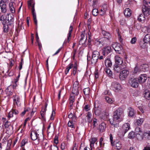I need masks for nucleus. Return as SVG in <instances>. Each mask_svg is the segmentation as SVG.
Returning <instances> with one entry per match:
<instances>
[{"label":"nucleus","instance_id":"f257e3e1","mask_svg":"<svg viewBox=\"0 0 150 150\" xmlns=\"http://www.w3.org/2000/svg\"><path fill=\"white\" fill-rule=\"evenodd\" d=\"M123 111L122 108H118L114 112L113 118L115 120H117L118 121H121L122 120V115L123 114Z\"/></svg>","mask_w":150,"mask_h":150},{"label":"nucleus","instance_id":"f03ea898","mask_svg":"<svg viewBox=\"0 0 150 150\" xmlns=\"http://www.w3.org/2000/svg\"><path fill=\"white\" fill-rule=\"evenodd\" d=\"M111 88L115 91H118L122 88L121 84L117 81L112 82L111 85Z\"/></svg>","mask_w":150,"mask_h":150},{"label":"nucleus","instance_id":"7ed1b4c3","mask_svg":"<svg viewBox=\"0 0 150 150\" xmlns=\"http://www.w3.org/2000/svg\"><path fill=\"white\" fill-rule=\"evenodd\" d=\"M138 80L134 78H130L129 81V83L131 86L135 88L138 87L139 85V83Z\"/></svg>","mask_w":150,"mask_h":150},{"label":"nucleus","instance_id":"20e7f679","mask_svg":"<svg viewBox=\"0 0 150 150\" xmlns=\"http://www.w3.org/2000/svg\"><path fill=\"white\" fill-rule=\"evenodd\" d=\"M81 37V38L79 42V45L85 46L86 45L85 43L87 39V36L85 35V32L83 31L82 32Z\"/></svg>","mask_w":150,"mask_h":150},{"label":"nucleus","instance_id":"39448f33","mask_svg":"<svg viewBox=\"0 0 150 150\" xmlns=\"http://www.w3.org/2000/svg\"><path fill=\"white\" fill-rule=\"evenodd\" d=\"M99 56V52L96 51H93L91 59V62L92 64H95L97 62Z\"/></svg>","mask_w":150,"mask_h":150},{"label":"nucleus","instance_id":"423d86ee","mask_svg":"<svg viewBox=\"0 0 150 150\" xmlns=\"http://www.w3.org/2000/svg\"><path fill=\"white\" fill-rule=\"evenodd\" d=\"M112 47L116 52L119 54H120L122 52L121 46L119 43H114L112 44Z\"/></svg>","mask_w":150,"mask_h":150},{"label":"nucleus","instance_id":"0eeeda50","mask_svg":"<svg viewBox=\"0 0 150 150\" xmlns=\"http://www.w3.org/2000/svg\"><path fill=\"white\" fill-rule=\"evenodd\" d=\"M129 74V71L127 69H124L120 72L119 77L121 80H124L127 77Z\"/></svg>","mask_w":150,"mask_h":150},{"label":"nucleus","instance_id":"6e6552de","mask_svg":"<svg viewBox=\"0 0 150 150\" xmlns=\"http://www.w3.org/2000/svg\"><path fill=\"white\" fill-rule=\"evenodd\" d=\"M79 83L78 81H76L74 83L73 91H74V93L76 96H77L79 93Z\"/></svg>","mask_w":150,"mask_h":150},{"label":"nucleus","instance_id":"1a4fd4ad","mask_svg":"<svg viewBox=\"0 0 150 150\" xmlns=\"http://www.w3.org/2000/svg\"><path fill=\"white\" fill-rule=\"evenodd\" d=\"M142 12L145 16H148L150 14V7L143 5L142 7Z\"/></svg>","mask_w":150,"mask_h":150},{"label":"nucleus","instance_id":"9d476101","mask_svg":"<svg viewBox=\"0 0 150 150\" xmlns=\"http://www.w3.org/2000/svg\"><path fill=\"white\" fill-rule=\"evenodd\" d=\"M147 75L145 74H141L138 78V81L140 84L144 83L147 79Z\"/></svg>","mask_w":150,"mask_h":150},{"label":"nucleus","instance_id":"9b49d317","mask_svg":"<svg viewBox=\"0 0 150 150\" xmlns=\"http://www.w3.org/2000/svg\"><path fill=\"white\" fill-rule=\"evenodd\" d=\"M3 32L7 33L8 31H11L13 28V26L11 25L8 24H3Z\"/></svg>","mask_w":150,"mask_h":150},{"label":"nucleus","instance_id":"f8f14e48","mask_svg":"<svg viewBox=\"0 0 150 150\" xmlns=\"http://www.w3.org/2000/svg\"><path fill=\"white\" fill-rule=\"evenodd\" d=\"M14 15L12 14H8L7 21L9 24L14 27Z\"/></svg>","mask_w":150,"mask_h":150},{"label":"nucleus","instance_id":"ddd939ff","mask_svg":"<svg viewBox=\"0 0 150 150\" xmlns=\"http://www.w3.org/2000/svg\"><path fill=\"white\" fill-rule=\"evenodd\" d=\"M130 128L129 124L128 123H125L122 126V134L124 136L125 134L127 132Z\"/></svg>","mask_w":150,"mask_h":150},{"label":"nucleus","instance_id":"4468645a","mask_svg":"<svg viewBox=\"0 0 150 150\" xmlns=\"http://www.w3.org/2000/svg\"><path fill=\"white\" fill-rule=\"evenodd\" d=\"M38 135V134L36 131H31L30 135L31 139L33 140H35L37 139L39 140V139L38 138L39 137Z\"/></svg>","mask_w":150,"mask_h":150},{"label":"nucleus","instance_id":"2eb2a0df","mask_svg":"<svg viewBox=\"0 0 150 150\" xmlns=\"http://www.w3.org/2000/svg\"><path fill=\"white\" fill-rule=\"evenodd\" d=\"M121 121H118L117 120H115L113 118V119H110L109 120V122L110 124L114 127H119V122Z\"/></svg>","mask_w":150,"mask_h":150},{"label":"nucleus","instance_id":"dca6fc26","mask_svg":"<svg viewBox=\"0 0 150 150\" xmlns=\"http://www.w3.org/2000/svg\"><path fill=\"white\" fill-rule=\"evenodd\" d=\"M104 52L103 53V54L104 56L107 55L108 54L110 53L111 50V48L110 46H108L103 48V49Z\"/></svg>","mask_w":150,"mask_h":150},{"label":"nucleus","instance_id":"f3484780","mask_svg":"<svg viewBox=\"0 0 150 150\" xmlns=\"http://www.w3.org/2000/svg\"><path fill=\"white\" fill-rule=\"evenodd\" d=\"M128 110H129V113L128 114L129 117H134L136 113L134 109L131 107H129L128 108Z\"/></svg>","mask_w":150,"mask_h":150},{"label":"nucleus","instance_id":"a211bd4d","mask_svg":"<svg viewBox=\"0 0 150 150\" xmlns=\"http://www.w3.org/2000/svg\"><path fill=\"white\" fill-rule=\"evenodd\" d=\"M13 85L8 86L5 90V92L7 95L9 96H11L13 94V93L11 91V89L13 87Z\"/></svg>","mask_w":150,"mask_h":150},{"label":"nucleus","instance_id":"6ab92c4d","mask_svg":"<svg viewBox=\"0 0 150 150\" xmlns=\"http://www.w3.org/2000/svg\"><path fill=\"white\" fill-rule=\"evenodd\" d=\"M15 4L13 2H11L9 4V9L11 12L12 13H14L15 12V9L14 8V6Z\"/></svg>","mask_w":150,"mask_h":150},{"label":"nucleus","instance_id":"aec40b11","mask_svg":"<svg viewBox=\"0 0 150 150\" xmlns=\"http://www.w3.org/2000/svg\"><path fill=\"white\" fill-rule=\"evenodd\" d=\"M102 33L103 35L105 36L104 38H105V40L107 39L108 40H109L110 38H111V36L110 33L107 32L106 31L103 30L102 31Z\"/></svg>","mask_w":150,"mask_h":150},{"label":"nucleus","instance_id":"412c9836","mask_svg":"<svg viewBox=\"0 0 150 150\" xmlns=\"http://www.w3.org/2000/svg\"><path fill=\"white\" fill-rule=\"evenodd\" d=\"M144 96L146 99L150 100V91L148 90H146L144 91Z\"/></svg>","mask_w":150,"mask_h":150},{"label":"nucleus","instance_id":"4be33fe9","mask_svg":"<svg viewBox=\"0 0 150 150\" xmlns=\"http://www.w3.org/2000/svg\"><path fill=\"white\" fill-rule=\"evenodd\" d=\"M131 10L129 8H126L124 11V14L126 17H129L131 15Z\"/></svg>","mask_w":150,"mask_h":150},{"label":"nucleus","instance_id":"5701e85b","mask_svg":"<svg viewBox=\"0 0 150 150\" xmlns=\"http://www.w3.org/2000/svg\"><path fill=\"white\" fill-rule=\"evenodd\" d=\"M0 6L1 12L5 13L7 11V7L6 4H0Z\"/></svg>","mask_w":150,"mask_h":150},{"label":"nucleus","instance_id":"b1692460","mask_svg":"<svg viewBox=\"0 0 150 150\" xmlns=\"http://www.w3.org/2000/svg\"><path fill=\"white\" fill-rule=\"evenodd\" d=\"M143 41L145 43L149 42L150 44V34H146L144 38Z\"/></svg>","mask_w":150,"mask_h":150},{"label":"nucleus","instance_id":"393cba45","mask_svg":"<svg viewBox=\"0 0 150 150\" xmlns=\"http://www.w3.org/2000/svg\"><path fill=\"white\" fill-rule=\"evenodd\" d=\"M113 69L117 73H120L121 71V67L115 64L113 67Z\"/></svg>","mask_w":150,"mask_h":150},{"label":"nucleus","instance_id":"a878e982","mask_svg":"<svg viewBox=\"0 0 150 150\" xmlns=\"http://www.w3.org/2000/svg\"><path fill=\"white\" fill-rule=\"evenodd\" d=\"M105 64L107 67H110L112 65V63L110 59H106L105 61Z\"/></svg>","mask_w":150,"mask_h":150},{"label":"nucleus","instance_id":"bb28decb","mask_svg":"<svg viewBox=\"0 0 150 150\" xmlns=\"http://www.w3.org/2000/svg\"><path fill=\"white\" fill-rule=\"evenodd\" d=\"M115 63L117 65H121L122 63V59L119 57H115Z\"/></svg>","mask_w":150,"mask_h":150},{"label":"nucleus","instance_id":"cd10ccee","mask_svg":"<svg viewBox=\"0 0 150 150\" xmlns=\"http://www.w3.org/2000/svg\"><path fill=\"white\" fill-rule=\"evenodd\" d=\"M144 16H145V15H144L143 14L139 15L138 18V21L140 22H144L146 19Z\"/></svg>","mask_w":150,"mask_h":150},{"label":"nucleus","instance_id":"c85d7f7f","mask_svg":"<svg viewBox=\"0 0 150 150\" xmlns=\"http://www.w3.org/2000/svg\"><path fill=\"white\" fill-rule=\"evenodd\" d=\"M104 71L109 76H112V72L109 69L107 68H105V69Z\"/></svg>","mask_w":150,"mask_h":150},{"label":"nucleus","instance_id":"c756f323","mask_svg":"<svg viewBox=\"0 0 150 150\" xmlns=\"http://www.w3.org/2000/svg\"><path fill=\"white\" fill-rule=\"evenodd\" d=\"M92 114L90 112H88L87 113V115L86 116L88 122L89 123H91L92 121V119L91 118Z\"/></svg>","mask_w":150,"mask_h":150},{"label":"nucleus","instance_id":"7c9ffc66","mask_svg":"<svg viewBox=\"0 0 150 150\" xmlns=\"http://www.w3.org/2000/svg\"><path fill=\"white\" fill-rule=\"evenodd\" d=\"M94 112L95 114L98 116L101 114L100 109L99 108H95L94 109Z\"/></svg>","mask_w":150,"mask_h":150},{"label":"nucleus","instance_id":"2f4dec72","mask_svg":"<svg viewBox=\"0 0 150 150\" xmlns=\"http://www.w3.org/2000/svg\"><path fill=\"white\" fill-rule=\"evenodd\" d=\"M141 67H142V69H141L142 71H144L148 69L149 65L147 64H144L141 65Z\"/></svg>","mask_w":150,"mask_h":150},{"label":"nucleus","instance_id":"473e14b6","mask_svg":"<svg viewBox=\"0 0 150 150\" xmlns=\"http://www.w3.org/2000/svg\"><path fill=\"white\" fill-rule=\"evenodd\" d=\"M97 140V138L96 137L93 138L91 139V140L90 142V146L91 148V147H93V144Z\"/></svg>","mask_w":150,"mask_h":150},{"label":"nucleus","instance_id":"72a5a7b5","mask_svg":"<svg viewBox=\"0 0 150 150\" xmlns=\"http://www.w3.org/2000/svg\"><path fill=\"white\" fill-rule=\"evenodd\" d=\"M143 135L144 137L146 139H150V131L144 132Z\"/></svg>","mask_w":150,"mask_h":150},{"label":"nucleus","instance_id":"f704fd0d","mask_svg":"<svg viewBox=\"0 0 150 150\" xmlns=\"http://www.w3.org/2000/svg\"><path fill=\"white\" fill-rule=\"evenodd\" d=\"M141 71H142L141 69L139 68L137 65L134 68L133 72L134 74H136L137 72H139Z\"/></svg>","mask_w":150,"mask_h":150},{"label":"nucleus","instance_id":"c9c22d12","mask_svg":"<svg viewBox=\"0 0 150 150\" xmlns=\"http://www.w3.org/2000/svg\"><path fill=\"white\" fill-rule=\"evenodd\" d=\"M100 115V117L102 118L105 120L107 118V117L108 116V113L105 112H103L102 114L101 113Z\"/></svg>","mask_w":150,"mask_h":150},{"label":"nucleus","instance_id":"e433bc0d","mask_svg":"<svg viewBox=\"0 0 150 150\" xmlns=\"http://www.w3.org/2000/svg\"><path fill=\"white\" fill-rule=\"evenodd\" d=\"M83 92L85 95H89L90 92V88H85L83 90Z\"/></svg>","mask_w":150,"mask_h":150},{"label":"nucleus","instance_id":"4c0bfd02","mask_svg":"<svg viewBox=\"0 0 150 150\" xmlns=\"http://www.w3.org/2000/svg\"><path fill=\"white\" fill-rule=\"evenodd\" d=\"M68 117L69 118H71L72 120L75 119L76 117L75 116V114L74 113V114L71 112H70L68 115Z\"/></svg>","mask_w":150,"mask_h":150},{"label":"nucleus","instance_id":"58836bf2","mask_svg":"<svg viewBox=\"0 0 150 150\" xmlns=\"http://www.w3.org/2000/svg\"><path fill=\"white\" fill-rule=\"evenodd\" d=\"M134 132L133 131L129 132L128 134V138L131 139L134 138L135 137Z\"/></svg>","mask_w":150,"mask_h":150},{"label":"nucleus","instance_id":"ea45409f","mask_svg":"<svg viewBox=\"0 0 150 150\" xmlns=\"http://www.w3.org/2000/svg\"><path fill=\"white\" fill-rule=\"evenodd\" d=\"M105 38H102L101 39H99L98 41V42H99V45H103L104 44V40H105Z\"/></svg>","mask_w":150,"mask_h":150},{"label":"nucleus","instance_id":"a19ab883","mask_svg":"<svg viewBox=\"0 0 150 150\" xmlns=\"http://www.w3.org/2000/svg\"><path fill=\"white\" fill-rule=\"evenodd\" d=\"M105 124L104 123H102L99 125V129L100 131L103 132L105 128Z\"/></svg>","mask_w":150,"mask_h":150},{"label":"nucleus","instance_id":"79ce46f5","mask_svg":"<svg viewBox=\"0 0 150 150\" xmlns=\"http://www.w3.org/2000/svg\"><path fill=\"white\" fill-rule=\"evenodd\" d=\"M146 43L144 42L143 41L140 42L139 45L142 48L144 49L146 47Z\"/></svg>","mask_w":150,"mask_h":150},{"label":"nucleus","instance_id":"37998d69","mask_svg":"<svg viewBox=\"0 0 150 150\" xmlns=\"http://www.w3.org/2000/svg\"><path fill=\"white\" fill-rule=\"evenodd\" d=\"M98 13V9L97 8H94L92 11L93 14L94 16H97Z\"/></svg>","mask_w":150,"mask_h":150},{"label":"nucleus","instance_id":"c03bdc74","mask_svg":"<svg viewBox=\"0 0 150 150\" xmlns=\"http://www.w3.org/2000/svg\"><path fill=\"white\" fill-rule=\"evenodd\" d=\"M105 99L106 101L109 103H112L113 102V100L108 96H105Z\"/></svg>","mask_w":150,"mask_h":150},{"label":"nucleus","instance_id":"a18cd8bd","mask_svg":"<svg viewBox=\"0 0 150 150\" xmlns=\"http://www.w3.org/2000/svg\"><path fill=\"white\" fill-rule=\"evenodd\" d=\"M75 97L74 96H71L69 98L70 104H73L75 101Z\"/></svg>","mask_w":150,"mask_h":150},{"label":"nucleus","instance_id":"49530a36","mask_svg":"<svg viewBox=\"0 0 150 150\" xmlns=\"http://www.w3.org/2000/svg\"><path fill=\"white\" fill-rule=\"evenodd\" d=\"M143 121V119H140L139 120H137V123L138 125H141Z\"/></svg>","mask_w":150,"mask_h":150},{"label":"nucleus","instance_id":"de8ad7c7","mask_svg":"<svg viewBox=\"0 0 150 150\" xmlns=\"http://www.w3.org/2000/svg\"><path fill=\"white\" fill-rule=\"evenodd\" d=\"M20 98L18 97L16 99V98H15L14 99H13V102L14 103L15 102V103H16V105H18V102H20Z\"/></svg>","mask_w":150,"mask_h":150},{"label":"nucleus","instance_id":"09e8293b","mask_svg":"<svg viewBox=\"0 0 150 150\" xmlns=\"http://www.w3.org/2000/svg\"><path fill=\"white\" fill-rule=\"evenodd\" d=\"M68 125L69 127H70L72 128H74V126L72 124V121H69L68 123Z\"/></svg>","mask_w":150,"mask_h":150},{"label":"nucleus","instance_id":"8fccbe9b","mask_svg":"<svg viewBox=\"0 0 150 150\" xmlns=\"http://www.w3.org/2000/svg\"><path fill=\"white\" fill-rule=\"evenodd\" d=\"M45 112L43 111V109L42 108V110L40 112V113L41 117L44 120H45Z\"/></svg>","mask_w":150,"mask_h":150},{"label":"nucleus","instance_id":"3c124183","mask_svg":"<svg viewBox=\"0 0 150 150\" xmlns=\"http://www.w3.org/2000/svg\"><path fill=\"white\" fill-rule=\"evenodd\" d=\"M61 147L62 150H64L65 149L66 146V144L65 143H62L61 144Z\"/></svg>","mask_w":150,"mask_h":150},{"label":"nucleus","instance_id":"603ef678","mask_svg":"<svg viewBox=\"0 0 150 150\" xmlns=\"http://www.w3.org/2000/svg\"><path fill=\"white\" fill-rule=\"evenodd\" d=\"M28 108H27L25 110H24L20 114L21 116V117L23 116L25 114L26 112H28Z\"/></svg>","mask_w":150,"mask_h":150},{"label":"nucleus","instance_id":"864d4df0","mask_svg":"<svg viewBox=\"0 0 150 150\" xmlns=\"http://www.w3.org/2000/svg\"><path fill=\"white\" fill-rule=\"evenodd\" d=\"M55 114V112L53 110L52 111V114L51 115V117L50 118V119L51 120H53L54 119V116Z\"/></svg>","mask_w":150,"mask_h":150},{"label":"nucleus","instance_id":"5fc2aeb1","mask_svg":"<svg viewBox=\"0 0 150 150\" xmlns=\"http://www.w3.org/2000/svg\"><path fill=\"white\" fill-rule=\"evenodd\" d=\"M23 64V58H21V62L20 64L19 65V69L21 70L22 68V65Z\"/></svg>","mask_w":150,"mask_h":150},{"label":"nucleus","instance_id":"6e6d98bb","mask_svg":"<svg viewBox=\"0 0 150 150\" xmlns=\"http://www.w3.org/2000/svg\"><path fill=\"white\" fill-rule=\"evenodd\" d=\"M137 40V39L135 37L132 38L130 42L132 44H134Z\"/></svg>","mask_w":150,"mask_h":150},{"label":"nucleus","instance_id":"4d7b16f0","mask_svg":"<svg viewBox=\"0 0 150 150\" xmlns=\"http://www.w3.org/2000/svg\"><path fill=\"white\" fill-rule=\"evenodd\" d=\"M1 21V22L2 24H6L7 22V17L5 18L2 19V20H0Z\"/></svg>","mask_w":150,"mask_h":150},{"label":"nucleus","instance_id":"13d9d810","mask_svg":"<svg viewBox=\"0 0 150 150\" xmlns=\"http://www.w3.org/2000/svg\"><path fill=\"white\" fill-rule=\"evenodd\" d=\"M8 17V14L6 16L4 14L1 15L0 16V20H2V19L4 18H5Z\"/></svg>","mask_w":150,"mask_h":150},{"label":"nucleus","instance_id":"bf43d9fd","mask_svg":"<svg viewBox=\"0 0 150 150\" xmlns=\"http://www.w3.org/2000/svg\"><path fill=\"white\" fill-rule=\"evenodd\" d=\"M27 142V140L25 139H23L22 141V142L21 143V147H22L23 146H24L25 144Z\"/></svg>","mask_w":150,"mask_h":150},{"label":"nucleus","instance_id":"052dcab7","mask_svg":"<svg viewBox=\"0 0 150 150\" xmlns=\"http://www.w3.org/2000/svg\"><path fill=\"white\" fill-rule=\"evenodd\" d=\"M10 125V124L9 123V122H8V121H7L5 122V124L4 125L5 126L6 128H8L9 127Z\"/></svg>","mask_w":150,"mask_h":150},{"label":"nucleus","instance_id":"680f3d73","mask_svg":"<svg viewBox=\"0 0 150 150\" xmlns=\"http://www.w3.org/2000/svg\"><path fill=\"white\" fill-rule=\"evenodd\" d=\"M77 71V67H76L74 66V68L73 71V74L75 75Z\"/></svg>","mask_w":150,"mask_h":150},{"label":"nucleus","instance_id":"e2e57ef3","mask_svg":"<svg viewBox=\"0 0 150 150\" xmlns=\"http://www.w3.org/2000/svg\"><path fill=\"white\" fill-rule=\"evenodd\" d=\"M83 109L86 111H87L89 110V107H88V105H85Z\"/></svg>","mask_w":150,"mask_h":150},{"label":"nucleus","instance_id":"0e129e2a","mask_svg":"<svg viewBox=\"0 0 150 150\" xmlns=\"http://www.w3.org/2000/svg\"><path fill=\"white\" fill-rule=\"evenodd\" d=\"M110 139L111 141V144L112 145L113 144V137L112 134H110Z\"/></svg>","mask_w":150,"mask_h":150},{"label":"nucleus","instance_id":"69168bd1","mask_svg":"<svg viewBox=\"0 0 150 150\" xmlns=\"http://www.w3.org/2000/svg\"><path fill=\"white\" fill-rule=\"evenodd\" d=\"M97 123V120L96 119H94L93 120V125L94 127H96V124Z\"/></svg>","mask_w":150,"mask_h":150},{"label":"nucleus","instance_id":"338daca9","mask_svg":"<svg viewBox=\"0 0 150 150\" xmlns=\"http://www.w3.org/2000/svg\"><path fill=\"white\" fill-rule=\"evenodd\" d=\"M78 147V145L76 144H75L74 145L73 147L72 150H77Z\"/></svg>","mask_w":150,"mask_h":150},{"label":"nucleus","instance_id":"774afa93","mask_svg":"<svg viewBox=\"0 0 150 150\" xmlns=\"http://www.w3.org/2000/svg\"><path fill=\"white\" fill-rule=\"evenodd\" d=\"M13 112L12 111H10L8 114V117H11L13 116Z\"/></svg>","mask_w":150,"mask_h":150}]
</instances>
